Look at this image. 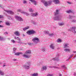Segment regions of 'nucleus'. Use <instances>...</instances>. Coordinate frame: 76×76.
<instances>
[{"label": "nucleus", "mask_w": 76, "mask_h": 76, "mask_svg": "<svg viewBox=\"0 0 76 76\" xmlns=\"http://www.w3.org/2000/svg\"><path fill=\"white\" fill-rule=\"evenodd\" d=\"M1 22H2L1 21H0V23H1Z\"/></svg>", "instance_id": "nucleus-50"}, {"label": "nucleus", "mask_w": 76, "mask_h": 76, "mask_svg": "<svg viewBox=\"0 0 76 76\" xmlns=\"http://www.w3.org/2000/svg\"><path fill=\"white\" fill-rule=\"evenodd\" d=\"M15 18L16 19L18 20V21H23V20L20 17H19L18 16H15Z\"/></svg>", "instance_id": "nucleus-3"}, {"label": "nucleus", "mask_w": 76, "mask_h": 76, "mask_svg": "<svg viewBox=\"0 0 76 76\" xmlns=\"http://www.w3.org/2000/svg\"><path fill=\"white\" fill-rule=\"evenodd\" d=\"M4 26H1V25H0V28H3Z\"/></svg>", "instance_id": "nucleus-36"}, {"label": "nucleus", "mask_w": 76, "mask_h": 76, "mask_svg": "<svg viewBox=\"0 0 76 76\" xmlns=\"http://www.w3.org/2000/svg\"><path fill=\"white\" fill-rule=\"evenodd\" d=\"M32 41L33 42H36V41H39V39H38V38L35 37L34 38V39H32Z\"/></svg>", "instance_id": "nucleus-5"}, {"label": "nucleus", "mask_w": 76, "mask_h": 76, "mask_svg": "<svg viewBox=\"0 0 76 76\" xmlns=\"http://www.w3.org/2000/svg\"><path fill=\"white\" fill-rule=\"evenodd\" d=\"M0 74L1 75H4V72H2L1 71V73H0Z\"/></svg>", "instance_id": "nucleus-28"}, {"label": "nucleus", "mask_w": 76, "mask_h": 76, "mask_svg": "<svg viewBox=\"0 0 76 76\" xmlns=\"http://www.w3.org/2000/svg\"><path fill=\"white\" fill-rule=\"evenodd\" d=\"M65 66H64V67Z\"/></svg>", "instance_id": "nucleus-56"}, {"label": "nucleus", "mask_w": 76, "mask_h": 76, "mask_svg": "<svg viewBox=\"0 0 76 76\" xmlns=\"http://www.w3.org/2000/svg\"><path fill=\"white\" fill-rule=\"evenodd\" d=\"M49 67H50V68H51V67H52V66H49Z\"/></svg>", "instance_id": "nucleus-46"}, {"label": "nucleus", "mask_w": 76, "mask_h": 76, "mask_svg": "<svg viewBox=\"0 0 76 76\" xmlns=\"http://www.w3.org/2000/svg\"><path fill=\"white\" fill-rule=\"evenodd\" d=\"M23 56L25 58H29V56L28 55H26L25 54H24Z\"/></svg>", "instance_id": "nucleus-16"}, {"label": "nucleus", "mask_w": 76, "mask_h": 76, "mask_svg": "<svg viewBox=\"0 0 76 76\" xmlns=\"http://www.w3.org/2000/svg\"><path fill=\"white\" fill-rule=\"evenodd\" d=\"M21 13H23V14H26V12L23 11H21Z\"/></svg>", "instance_id": "nucleus-27"}, {"label": "nucleus", "mask_w": 76, "mask_h": 76, "mask_svg": "<svg viewBox=\"0 0 76 76\" xmlns=\"http://www.w3.org/2000/svg\"><path fill=\"white\" fill-rule=\"evenodd\" d=\"M29 1H31V3H33L35 5L37 4V2H36L34 0H30Z\"/></svg>", "instance_id": "nucleus-10"}, {"label": "nucleus", "mask_w": 76, "mask_h": 76, "mask_svg": "<svg viewBox=\"0 0 76 76\" xmlns=\"http://www.w3.org/2000/svg\"><path fill=\"white\" fill-rule=\"evenodd\" d=\"M67 45H68V44H65L64 46V48H66L67 47Z\"/></svg>", "instance_id": "nucleus-25"}, {"label": "nucleus", "mask_w": 76, "mask_h": 76, "mask_svg": "<svg viewBox=\"0 0 76 76\" xmlns=\"http://www.w3.org/2000/svg\"><path fill=\"white\" fill-rule=\"evenodd\" d=\"M23 35L24 37H25V35H24V34H23Z\"/></svg>", "instance_id": "nucleus-52"}, {"label": "nucleus", "mask_w": 76, "mask_h": 76, "mask_svg": "<svg viewBox=\"0 0 76 76\" xmlns=\"http://www.w3.org/2000/svg\"><path fill=\"white\" fill-rule=\"evenodd\" d=\"M74 21H73V22H74Z\"/></svg>", "instance_id": "nucleus-57"}, {"label": "nucleus", "mask_w": 76, "mask_h": 76, "mask_svg": "<svg viewBox=\"0 0 76 76\" xmlns=\"http://www.w3.org/2000/svg\"><path fill=\"white\" fill-rule=\"evenodd\" d=\"M44 32L46 34H48V31H44Z\"/></svg>", "instance_id": "nucleus-32"}, {"label": "nucleus", "mask_w": 76, "mask_h": 76, "mask_svg": "<svg viewBox=\"0 0 76 76\" xmlns=\"http://www.w3.org/2000/svg\"><path fill=\"white\" fill-rule=\"evenodd\" d=\"M64 50L66 53H67V52H70V50L69 49H65Z\"/></svg>", "instance_id": "nucleus-15"}, {"label": "nucleus", "mask_w": 76, "mask_h": 76, "mask_svg": "<svg viewBox=\"0 0 76 76\" xmlns=\"http://www.w3.org/2000/svg\"><path fill=\"white\" fill-rule=\"evenodd\" d=\"M32 76H37L38 74L37 73H35L32 75Z\"/></svg>", "instance_id": "nucleus-18"}, {"label": "nucleus", "mask_w": 76, "mask_h": 76, "mask_svg": "<svg viewBox=\"0 0 76 76\" xmlns=\"http://www.w3.org/2000/svg\"><path fill=\"white\" fill-rule=\"evenodd\" d=\"M28 64H26V65H24V67L26 68V69H29V65H28Z\"/></svg>", "instance_id": "nucleus-6"}, {"label": "nucleus", "mask_w": 76, "mask_h": 76, "mask_svg": "<svg viewBox=\"0 0 76 76\" xmlns=\"http://www.w3.org/2000/svg\"><path fill=\"white\" fill-rule=\"evenodd\" d=\"M16 59H15V60H14V61H16Z\"/></svg>", "instance_id": "nucleus-49"}, {"label": "nucleus", "mask_w": 76, "mask_h": 76, "mask_svg": "<svg viewBox=\"0 0 76 76\" xmlns=\"http://www.w3.org/2000/svg\"><path fill=\"white\" fill-rule=\"evenodd\" d=\"M68 3H69V4H71V3L70 2H67Z\"/></svg>", "instance_id": "nucleus-42"}, {"label": "nucleus", "mask_w": 76, "mask_h": 76, "mask_svg": "<svg viewBox=\"0 0 76 76\" xmlns=\"http://www.w3.org/2000/svg\"><path fill=\"white\" fill-rule=\"evenodd\" d=\"M29 11L30 12H34V10H32V8H29Z\"/></svg>", "instance_id": "nucleus-20"}, {"label": "nucleus", "mask_w": 76, "mask_h": 76, "mask_svg": "<svg viewBox=\"0 0 76 76\" xmlns=\"http://www.w3.org/2000/svg\"><path fill=\"white\" fill-rule=\"evenodd\" d=\"M73 53H76V51H73Z\"/></svg>", "instance_id": "nucleus-41"}, {"label": "nucleus", "mask_w": 76, "mask_h": 76, "mask_svg": "<svg viewBox=\"0 0 76 76\" xmlns=\"http://www.w3.org/2000/svg\"><path fill=\"white\" fill-rule=\"evenodd\" d=\"M59 10H56V13H55V15H58V14H59L58 13V12H59Z\"/></svg>", "instance_id": "nucleus-19"}, {"label": "nucleus", "mask_w": 76, "mask_h": 76, "mask_svg": "<svg viewBox=\"0 0 76 76\" xmlns=\"http://www.w3.org/2000/svg\"><path fill=\"white\" fill-rule=\"evenodd\" d=\"M15 34V35H17V36H20V34H19V32L18 31H16L14 33Z\"/></svg>", "instance_id": "nucleus-8"}, {"label": "nucleus", "mask_w": 76, "mask_h": 76, "mask_svg": "<svg viewBox=\"0 0 76 76\" xmlns=\"http://www.w3.org/2000/svg\"><path fill=\"white\" fill-rule=\"evenodd\" d=\"M6 24L7 25H8V26H10V23H9L7 22L6 23Z\"/></svg>", "instance_id": "nucleus-26"}, {"label": "nucleus", "mask_w": 76, "mask_h": 76, "mask_svg": "<svg viewBox=\"0 0 76 76\" xmlns=\"http://www.w3.org/2000/svg\"><path fill=\"white\" fill-rule=\"evenodd\" d=\"M31 51L30 50H28L26 52V54H31Z\"/></svg>", "instance_id": "nucleus-13"}, {"label": "nucleus", "mask_w": 76, "mask_h": 76, "mask_svg": "<svg viewBox=\"0 0 76 76\" xmlns=\"http://www.w3.org/2000/svg\"><path fill=\"white\" fill-rule=\"evenodd\" d=\"M5 12L9 13V14H11V15H14V12L10 10L7 11V10H5Z\"/></svg>", "instance_id": "nucleus-4"}, {"label": "nucleus", "mask_w": 76, "mask_h": 76, "mask_svg": "<svg viewBox=\"0 0 76 76\" xmlns=\"http://www.w3.org/2000/svg\"><path fill=\"white\" fill-rule=\"evenodd\" d=\"M0 64H1V62L0 63Z\"/></svg>", "instance_id": "nucleus-53"}, {"label": "nucleus", "mask_w": 76, "mask_h": 76, "mask_svg": "<svg viewBox=\"0 0 76 76\" xmlns=\"http://www.w3.org/2000/svg\"><path fill=\"white\" fill-rule=\"evenodd\" d=\"M17 12H21V10H17Z\"/></svg>", "instance_id": "nucleus-37"}, {"label": "nucleus", "mask_w": 76, "mask_h": 76, "mask_svg": "<svg viewBox=\"0 0 76 76\" xmlns=\"http://www.w3.org/2000/svg\"><path fill=\"white\" fill-rule=\"evenodd\" d=\"M11 41H12V42H13V43H15V41L14 40H11Z\"/></svg>", "instance_id": "nucleus-34"}, {"label": "nucleus", "mask_w": 76, "mask_h": 76, "mask_svg": "<svg viewBox=\"0 0 76 76\" xmlns=\"http://www.w3.org/2000/svg\"><path fill=\"white\" fill-rule=\"evenodd\" d=\"M29 28V26H28L27 27H26L25 28H23V31H26V30H27V29H28Z\"/></svg>", "instance_id": "nucleus-17"}, {"label": "nucleus", "mask_w": 76, "mask_h": 76, "mask_svg": "<svg viewBox=\"0 0 76 76\" xmlns=\"http://www.w3.org/2000/svg\"><path fill=\"white\" fill-rule=\"evenodd\" d=\"M75 57H76V55H75Z\"/></svg>", "instance_id": "nucleus-55"}, {"label": "nucleus", "mask_w": 76, "mask_h": 76, "mask_svg": "<svg viewBox=\"0 0 76 76\" xmlns=\"http://www.w3.org/2000/svg\"><path fill=\"white\" fill-rule=\"evenodd\" d=\"M21 52H18V53H15V55L16 56H20V54H23Z\"/></svg>", "instance_id": "nucleus-11"}, {"label": "nucleus", "mask_w": 76, "mask_h": 76, "mask_svg": "<svg viewBox=\"0 0 76 76\" xmlns=\"http://www.w3.org/2000/svg\"><path fill=\"white\" fill-rule=\"evenodd\" d=\"M32 16H37L38 15V14L37 12H36L35 13L31 14Z\"/></svg>", "instance_id": "nucleus-12"}, {"label": "nucleus", "mask_w": 76, "mask_h": 76, "mask_svg": "<svg viewBox=\"0 0 76 76\" xmlns=\"http://www.w3.org/2000/svg\"><path fill=\"white\" fill-rule=\"evenodd\" d=\"M35 33V31L33 30H28L27 32V34H28V35H32Z\"/></svg>", "instance_id": "nucleus-2"}, {"label": "nucleus", "mask_w": 76, "mask_h": 76, "mask_svg": "<svg viewBox=\"0 0 76 76\" xmlns=\"http://www.w3.org/2000/svg\"><path fill=\"white\" fill-rule=\"evenodd\" d=\"M75 27H72V29H74V31L73 32L74 33H75V34H76V31H75Z\"/></svg>", "instance_id": "nucleus-22"}, {"label": "nucleus", "mask_w": 76, "mask_h": 76, "mask_svg": "<svg viewBox=\"0 0 76 76\" xmlns=\"http://www.w3.org/2000/svg\"><path fill=\"white\" fill-rule=\"evenodd\" d=\"M48 76H53V75H51L50 74H48Z\"/></svg>", "instance_id": "nucleus-40"}, {"label": "nucleus", "mask_w": 76, "mask_h": 76, "mask_svg": "<svg viewBox=\"0 0 76 76\" xmlns=\"http://www.w3.org/2000/svg\"><path fill=\"white\" fill-rule=\"evenodd\" d=\"M64 24V23H61L59 24L60 26H62V25H63Z\"/></svg>", "instance_id": "nucleus-30"}, {"label": "nucleus", "mask_w": 76, "mask_h": 76, "mask_svg": "<svg viewBox=\"0 0 76 76\" xmlns=\"http://www.w3.org/2000/svg\"><path fill=\"white\" fill-rule=\"evenodd\" d=\"M50 48H52V49H54V44H52L50 46Z\"/></svg>", "instance_id": "nucleus-14"}, {"label": "nucleus", "mask_w": 76, "mask_h": 76, "mask_svg": "<svg viewBox=\"0 0 76 76\" xmlns=\"http://www.w3.org/2000/svg\"><path fill=\"white\" fill-rule=\"evenodd\" d=\"M3 18V16L0 15V18Z\"/></svg>", "instance_id": "nucleus-35"}, {"label": "nucleus", "mask_w": 76, "mask_h": 76, "mask_svg": "<svg viewBox=\"0 0 76 76\" xmlns=\"http://www.w3.org/2000/svg\"><path fill=\"white\" fill-rule=\"evenodd\" d=\"M0 7H1V5H0Z\"/></svg>", "instance_id": "nucleus-47"}, {"label": "nucleus", "mask_w": 76, "mask_h": 76, "mask_svg": "<svg viewBox=\"0 0 76 76\" xmlns=\"http://www.w3.org/2000/svg\"><path fill=\"white\" fill-rule=\"evenodd\" d=\"M14 38L15 39H17L18 40V37L16 38V37H15Z\"/></svg>", "instance_id": "nucleus-39"}, {"label": "nucleus", "mask_w": 76, "mask_h": 76, "mask_svg": "<svg viewBox=\"0 0 76 76\" xmlns=\"http://www.w3.org/2000/svg\"><path fill=\"white\" fill-rule=\"evenodd\" d=\"M43 70H47V67L46 66H43Z\"/></svg>", "instance_id": "nucleus-21"}, {"label": "nucleus", "mask_w": 76, "mask_h": 76, "mask_svg": "<svg viewBox=\"0 0 76 76\" xmlns=\"http://www.w3.org/2000/svg\"><path fill=\"white\" fill-rule=\"evenodd\" d=\"M13 50H14V51H15V50H16V48H14Z\"/></svg>", "instance_id": "nucleus-38"}, {"label": "nucleus", "mask_w": 76, "mask_h": 76, "mask_svg": "<svg viewBox=\"0 0 76 76\" xmlns=\"http://www.w3.org/2000/svg\"><path fill=\"white\" fill-rule=\"evenodd\" d=\"M28 44L29 45H31V43H29Z\"/></svg>", "instance_id": "nucleus-43"}, {"label": "nucleus", "mask_w": 76, "mask_h": 76, "mask_svg": "<svg viewBox=\"0 0 76 76\" xmlns=\"http://www.w3.org/2000/svg\"><path fill=\"white\" fill-rule=\"evenodd\" d=\"M6 65H4V66H5Z\"/></svg>", "instance_id": "nucleus-54"}, {"label": "nucleus", "mask_w": 76, "mask_h": 76, "mask_svg": "<svg viewBox=\"0 0 76 76\" xmlns=\"http://www.w3.org/2000/svg\"><path fill=\"white\" fill-rule=\"evenodd\" d=\"M74 41H75V42H76V40H74Z\"/></svg>", "instance_id": "nucleus-51"}, {"label": "nucleus", "mask_w": 76, "mask_h": 76, "mask_svg": "<svg viewBox=\"0 0 76 76\" xmlns=\"http://www.w3.org/2000/svg\"><path fill=\"white\" fill-rule=\"evenodd\" d=\"M55 19L56 20H60L61 19V17L60 16H58L56 17Z\"/></svg>", "instance_id": "nucleus-7"}, {"label": "nucleus", "mask_w": 76, "mask_h": 76, "mask_svg": "<svg viewBox=\"0 0 76 76\" xmlns=\"http://www.w3.org/2000/svg\"><path fill=\"white\" fill-rule=\"evenodd\" d=\"M3 39V37L1 38V37H0V40H1V41H2Z\"/></svg>", "instance_id": "nucleus-31"}, {"label": "nucleus", "mask_w": 76, "mask_h": 76, "mask_svg": "<svg viewBox=\"0 0 76 76\" xmlns=\"http://www.w3.org/2000/svg\"><path fill=\"white\" fill-rule=\"evenodd\" d=\"M72 12V11L71 10H69L66 12V13H71Z\"/></svg>", "instance_id": "nucleus-24"}, {"label": "nucleus", "mask_w": 76, "mask_h": 76, "mask_svg": "<svg viewBox=\"0 0 76 76\" xmlns=\"http://www.w3.org/2000/svg\"><path fill=\"white\" fill-rule=\"evenodd\" d=\"M55 4H58L59 3V1L58 0H54L53 1Z\"/></svg>", "instance_id": "nucleus-9"}, {"label": "nucleus", "mask_w": 76, "mask_h": 76, "mask_svg": "<svg viewBox=\"0 0 76 76\" xmlns=\"http://www.w3.org/2000/svg\"><path fill=\"white\" fill-rule=\"evenodd\" d=\"M27 16H29V15L28 14H27Z\"/></svg>", "instance_id": "nucleus-44"}, {"label": "nucleus", "mask_w": 76, "mask_h": 76, "mask_svg": "<svg viewBox=\"0 0 76 76\" xmlns=\"http://www.w3.org/2000/svg\"><path fill=\"white\" fill-rule=\"evenodd\" d=\"M23 3H24V4H25V3H27V2L26 1L23 0Z\"/></svg>", "instance_id": "nucleus-29"}, {"label": "nucleus", "mask_w": 76, "mask_h": 76, "mask_svg": "<svg viewBox=\"0 0 76 76\" xmlns=\"http://www.w3.org/2000/svg\"><path fill=\"white\" fill-rule=\"evenodd\" d=\"M53 35V34H50V35Z\"/></svg>", "instance_id": "nucleus-45"}, {"label": "nucleus", "mask_w": 76, "mask_h": 76, "mask_svg": "<svg viewBox=\"0 0 76 76\" xmlns=\"http://www.w3.org/2000/svg\"><path fill=\"white\" fill-rule=\"evenodd\" d=\"M41 1L42 2V3H44V5H45V6H49V5H50V4H51L52 3L51 1L47 2L43 0H42Z\"/></svg>", "instance_id": "nucleus-1"}, {"label": "nucleus", "mask_w": 76, "mask_h": 76, "mask_svg": "<svg viewBox=\"0 0 76 76\" xmlns=\"http://www.w3.org/2000/svg\"><path fill=\"white\" fill-rule=\"evenodd\" d=\"M17 40H19V41H21V39H20L19 38V37H17Z\"/></svg>", "instance_id": "nucleus-33"}, {"label": "nucleus", "mask_w": 76, "mask_h": 76, "mask_svg": "<svg viewBox=\"0 0 76 76\" xmlns=\"http://www.w3.org/2000/svg\"><path fill=\"white\" fill-rule=\"evenodd\" d=\"M61 42V39H58L57 41V42Z\"/></svg>", "instance_id": "nucleus-23"}, {"label": "nucleus", "mask_w": 76, "mask_h": 76, "mask_svg": "<svg viewBox=\"0 0 76 76\" xmlns=\"http://www.w3.org/2000/svg\"><path fill=\"white\" fill-rule=\"evenodd\" d=\"M59 76H61V74H60Z\"/></svg>", "instance_id": "nucleus-48"}]
</instances>
